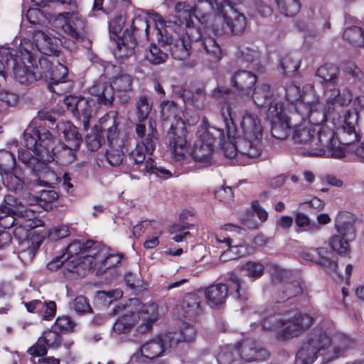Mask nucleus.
<instances>
[{
  "label": "nucleus",
  "mask_w": 364,
  "mask_h": 364,
  "mask_svg": "<svg viewBox=\"0 0 364 364\" xmlns=\"http://www.w3.org/2000/svg\"><path fill=\"white\" fill-rule=\"evenodd\" d=\"M278 9L286 16H294L300 11L298 0H276Z\"/></svg>",
  "instance_id": "nucleus-52"
},
{
  "label": "nucleus",
  "mask_w": 364,
  "mask_h": 364,
  "mask_svg": "<svg viewBox=\"0 0 364 364\" xmlns=\"http://www.w3.org/2000/svg\"><path fill=\"white\" fill-rule=\"evenodd\" d=\"M50 141L48 144L44 146L41 154L42 160L46 161V166L52 161H55L58 164L65 166L72 164L77 158V150L73 146L65 144L63 141L55 143V137L50 132Z\"/></svg>",
  "instance_id": "nucleus-12"
},
{
  "label": "nucleus",
  "mask_w": 364,
  "mask_h": 364,
  "mask_svg": "<svg viewBox=\"0 0 364 364\" xmlns=\"http://www.w3.org/2000/svg\"><path fill=\"white\" fill-rule=\"evenodd\" d=\"M122 255L118 253H105L103 251H99L95 249L93 252L92 259H90V263L98 271L105 272L107 269L116 267L121 262Z\"/></svg>",
  "instance_id": "nucleus-26"
},
{
  "label": "nucleus",
  "mask_w": 364,
  "mask_h": 364,
  "mask_svg": "<svg viewBox=\"0 0 364 364\" xmlns=\"http://www.w3.org/2000/svg\"><path fill=\"white\" fill-rule=\"evenodd\" d=\"M132 77L120 70L112 80V83L96 82L90 88L89 92L92 97H97L99 104L109 107L113 105L114 92H124L119 95L121 102L127 103L130 100V96L127 93L132 90Z\"/></svg>",
  "instance_id": "nucleus-6"
},
{
  "label": "nucleus",
  "mask_w": 364,
  "mask_h": 364,
  "mask_svg": "<svg viewBox=\"0 0 364 364\" xmlns=\"http://www.w3.org/2000/svg\"><path fill=\"white\" fill-rule=\"evenodd\" d=\"M161 115L164 120L175 117L178 111L177 104L173 100H164L161 102Z\"/></svg>",
  "instance_id": "nucleus-60"
},
{
  "label": "nucleus",
  "mask_w": 364,
  "mask_h": 364,
  "mask_svg": "<svg viewBox=\"0 0 364 364\" xmlns=\"http://www.w3.org/2000/svg\"><path fill=\"white\" fill-rule=\"evenodd\" d=\"M135 132L140 140L136 146L128 154V159L133 168L140 172H144L146 155H152L159 140V133L150 122L148 129L144 124L137 123L135 126Z\"/></svg>",
  "instance_id": "nucleus-8"
},
{
  "label": "nucleus",
  "mask_w": 364,
  "mask_h": 364,
  "mask_svg": "<svg viewBox=\"0 0 364 364\" xmlns=\"http://www.w3.org/2000/svg\"><path fill=\"white\" fill-rule=\"evenodd\" d=\"M252 159L259 158L261 161L267 159L262 155L263 127L257 118L252 117Z\"/></svg>",
  "instance_id": "nucleus-30"
},
{
  "label": "nucleus",
  "mask_w": 364,
  "mask_h": 364,
  "mask_svg": "<svg viewBox=\"0 0 364 364\" xmlns=\"http://www.w3.org/2000/svg\"><path fill=\"white\" fill-rule=\"evenodd\" d=\"M302 291L301 283L298 280H293L291 282H287L284 284L281 294H278L276 299L277 302H282V301L289 299L290 298L296 296Z\"/></svg>",
  "instance_id": "nucleus-45"
},
{
  "label": "nucleus",
  "mask_w": 364,
  "mask_h": 364,
  "mask_svg": "<svg viewBox=\"0 0 364 364\" xmlns=\"http://www.w3.org/2000/svg\"><path fill=\"white\" fill-rule=\"evenodd\" d=\"M357 119V115L351 117L350 114L345 117L344 124L338 133L339 144L350 145L359 140L360 136L355 127Z\"/></svg>",
  "instance_id": "nucleus-28"
},
{
  "label": "nucleus",
  "mask_w": 364,
  "mask_h": 364,
  "mask_svg": "<svg viewBox=\"0 0 364 364\" xmlns=\"http://www.w3.org/2000/svg\"><path fill=\"white\" fill-rule=\"evenodd\" d=\"M87 24L85 20L72 16L63 26L64 32L77 42H82L86 38Z\"/></svg>",
  "instance_id": "nucleus-27"
},
{
  "label": "nucleus",
  "mask_w": 364,
  "mask_h": 364,
  "mask_svg": "<svg viewBox=\"0 0 364 364\" xmlns=\"http://www.w3.org/2000/svg\"><path fill=\"white\" fill-rule=\"evenodd\" d=\"M158 305L151 303L144 305L139 314L131 311L119 316L114 322L112 330L117 334L128 333L141 318L145 323H141L139 327L142 331L146 332L151 329L153 323L158 319Z\"/></svg>",
  "instance_id": "nucleus-10"
},
{
  "label": "nucleus",
  "mask_w": 364,
  "mask_h": 364,
  "mask_svg": "<svg viewBox=\"0 0 364 364\" xmlns=\"http://www.w3.org/2000/svg\"><path fill=\"white\" fill-rule=\"evenodd\" d=\"M56 127L59 132H62L65 141L68 144L73 146L75 148H80L82 142V137L77 127L73 123L67 122L62 124L57 125Z\"/></svg>",
  "instance_id": "nucleus-35"
},
{
  "label": "nucleus",
  "mask_w": 364,
  "mask_h": 364,
  "mask_svg": "<svg viewBox=\"0 0 364 364\" xmlns=\"http://www.w3.org/2000/svg\"><path fill=\"white\" fill-rule=\"evenodd\" d=\"M95 245V242L90 240L85 242L75 240L67 246L63 254L67 255L68 259L72 258L82 259L88 257L92 259L93 252L95 251V248H93Z\"/></svg>",
  "instance_id": "nucleus-23"
},
{
  "label": "nucleus",
  "mask_w": 364,
  "mask_h": 364,
  "mask_svg": "<svg viewBox=\"0 0 364 364\" xmlns=\"http://www.w3.org/2000/svg\"><path fill=\"white\" fill-rule=\"evenodd\" d=\"M337 346L332 350L328 348L326 354L324 355V360L326 362L332 361L340 356H343L345 352L353 347L354 341L348 336L341 334L337 337Z\"/></svg>",
  "instance_id": "nucleus-34"
},
{
  "label": "nucleus",
  "mask_w": 364,
  "mask_h": 364,
  "mask_svg": "<svg viewBox=\"0 0 364 364\" xmlns=\"http://www.w3.org/2000/svg\"><path fill=\"white\" fill-rule=\"evenodd\" d=\"M250 118V114L247 112L243 116V120L240 123V127L242 131V136H240L235 144L232 145V151L228 154L225 153V156L228 158L237 157L239 159L240 156L245 158L246 162L248 163L250 160V138L249 133L245 127V119Z\"/></svg>",
  "instance_id": "nucleus-22"
},
{
  "label": "nucleus",
  "mask_w": 364,
  "mask_h": 364,
  "mask_svg": "<svg viewBox=\"0 0 364 364\" xmlns=\"http://www.w3.org/2000/svg\"><path fill=\"white\" fill-rule=\"evenodd\" d=\"M63 265V274L68 276V273L80 275V269L82 268V259L72 258L68 259V257L64 258Z\"/></svg>",
  "instance_id": "nucleus-61"
},
{
  "label": "nucleus",
  "mask_w": 364,
  "mask_h": 364,
  "mask_svg": "<svg viewBox=\"0 0 364 364\" xmlns=\"http://www.w3.org/2000/svg\"><path fill=\"white\" fill-rule=\"evenodd\" d=\"M317 141L323 146L327 147L332 142H335L337 139L335 137V133L333 130L327 127L321 128L319 131L317 132Z\"/></svg>",
  "instance_id": "nucleus-62"
},
{
  "label": "nucleus",
  "mask_w": 364,
  "mask_h": 364,
  "mask_svg": "<svg viewBox=\"0 0 364 364\" xmlns=\"http://www.w3.org/2000/svg\"><path fill=\"white\" fill-rule=\"evenodd\" d=\"M323 90V95L328 103L331 105H339L346 106L352 101V93L349 89L345 88L342 92L339 88V80L333 81L321 85Z\"/></svg>",
  "instance_id": "nucleus-21"
},
{
  "label": "nucleus",
  "mask_w": 364,
  "mask_h": 364,
  "mask_svg": "<svg viewBox=\"0 0 364 364\" xmlns=\"http://www.w3.org/2000/svg\"><path fill=\"white\" fill-rule=\"evenodd\" d=\"M196 336L195 326L185 323L179 330L160 334L156 338L146 342L139 350L145 353L147 358L154 360L162 356L168 348H176L181 343L193 342Z\"/></svg>",
  "instance_id": "nucleus-4"
},
{
  "label": "nucleus",
  "mask_w": 364,
  "mask_h": 364,
  "mask_svg": "<svg viewBox=\"0 0 364 364\" xmlns=\"http://www.w3.org/2000/svg\"><path fill=\"white\" fill-rule=\"evenodd\" d=\"M285 97L287 101L290 103H298L299 106H302L303 104L300 102L301 98V89L299 86L294 84H289L286 87Z\"/></svg>",
  "instance_id": "nucleus-64"
},
{
  "label": "nucleus",
  "mask_w": 364,
  "mask_h": 364,
  "mask_svg": "<svg viewBox=\"0 0 364 364\" xmlns=\"http://www.w3.org/2000/svg\"><path fill=\"white\" fill-rule=\"evenodd\" d=\"M343 38L355 46H364V31L358 26L346 28L343 34Z\"/></svg>",
  "instance_id": "nucleus-48"
},
{
  "label": "nucleus",
  "mask_w": 364,
  "mask_h": 364,
  "mask_svg": "<svg viewBox=\"0 0 364 364\" xmlns=\"http://www.w3.org/2000/svg\"><path fill=\"white\" fill-rule=\"evenodd\" d=\"M220 16L223 18L231 32L235 35L242 34L246 27V17L244 14L238 13L236 10L233 11V16L230 18L225 12H223Z\"/></svg>",
  "instance_id": "nucleus-39"
},
{
  "label": "nucleus",
  "mask_w": 364,
  "mask_h": 364,
  "mask_svg": "<svg viewBox=\"0 0 364 364\" xmlns=\"http://www.w3.org/2000/svg\"><path fill=\"white\" fill-rule=\"evenodd\" d=\"M75 323L69 316H58L53 326V328L60 333H68L74 331Z\"/></svg>",
  "instance_id": "nucleus-56"
},
{
  "label": "nucleus",
  "mask_w": 364,
  "mask_h": 364,
  "mask_svg": "<svg viewBox=\"0 0 364 364\" xmlns=\"http://www.w3.org/2000/svg\"><path fill=\"white\" fill-rule=\"evenodd\" d=\"M1 176L3 184L9 191L17 192L23 189L24 186V178L22 176V173H18L16 168L2 173Z\"/></svg>",
  "instance_id": "nucleus-38"
},
{
  "label": "nucleus",
  "mask_w": 364,
  "mask_h": 364,
  "mask_svg": "<svg viewBox=\"0 0 364 364\" xmlns=\"http://www.w3.org/2000/svg\"><path fill=\"white\" fill-rule=\"evenodd\" d=\"M208 304L214 308L223 304L228 295V288L224 283L208 287L205 291Z\"/></svg>",
  "instance_id": "nucleus-32"
},
{
  "label": "nucleus",
  "mask_w": 364,
  "mask_h": 364,
  "mask_svg": "<svg viewBox=\"0 0 364 364\" xmlns=\"http://www.w3.org/2000/svg\"><path fill=\"white\" fill-rule=\"evenodd\" d=\"M85 140L86 146L90 151H97L107 141L105 136L97 130V127H93L87 134Z\"/></svg>",
  "instance_id": "nucleus-46"
},
{
  "label": "nucleus",
  "mask_w": 364,
  "mask_h": 364,
  "mask_svg": "<svg viewBox=\"0 0 364 364\" xmlns=\"http://www.w3.org/2000/svg\"><path fill=\"white\" fill-rule=\"evenodd\" d=\"M156 45L152 43L149 46V48L146 50L145 58L146 59L153 65H160L166 62L168 58V54L166 52V49L163 47Z\"/></svg>",
  "instance_id": "nucleus-43"
},
{
  "label": "nucleus",
  "mask_w": 364,
  "mask_h": 364,
  "mask_svg": "<svg viewBox=\"0 0 364 364\" xmlns=\"http://www.w3.org/2000/svg\"><path fill=\"white\" fill-rule=\"evenodd\" d=\"M331 343V338L322 329L314 330L302 343L296 355V364H312L318 355L326 354ZM324 362H326L323 360Z\"/></svg>",
  "instance_id": "nucleus-11"
},
{
  "label": "nucleus",
  "mask_w": 364,
  "mask_h": 364,
  "mask_svg": "<svg viewBox=\"0 0 364 364\" xmlns=\"http://www.w3.org/2000/svg\"><path fill=\"white\" fill-rule=\"evenodd\" d=\"M149 28V21L146 18L141 16L133 18L129 27L124 29L121 37L113 39L116 47L112 53L116 60L122 63L132 56L137 45V39L141 36L147 38Z\"/></svg>",
  "instance_id": "nucleus-7"
},
{
  "label": "nucleus",
  "mask_w": 364,
  "mask_h": 364,
  "mask_svg": "<svg viewBox=\"0 0 364 364\" xmlns=\"http://www.w3.org/2000/svg\"><path fill=\"white\" fill-rule=\"evenodd\" d=\"M183 316L191 321H197L203 314V297L196 292L186 294L180 304Z\"/></svg>",
  "instance_id": "nucleus-20"
},
{
  "label": "nucleus",
  "mask_w": 364,
  "mask_h": 364,
  "mask_svg": "<svg viewBox=\"0 0 364 364\" xmlns=\"http://www.w3.org/2000/svg\"><path fill=\"white\" fill-rule=\"evenodd\" d=\"M225 287L228 288V294L233 295L240 301L247 299L245 291L242 287V280L235 272H229L227 274Z\"/></svg>",
  "instance_id": "nucleus-40"
},
{
  "label": "nucleus",
  "mask_w": 364,
  "mask_h": 364,
  "mask_svg": "<svg viewBox=\"0 0 364 364\" xmlns=\"http://www.w3.org/2000/svg\"><path fill=\"white\" fill-rule=\"evenodd\" d=\"M143 171L149 174H155L163 179H168L172 176V173L169 170L161 166H157L156 161L151 157L146 159Z\"/></svg>",
  "instance_id": "nucleus-50"
},
{
  "label": "nucleus",
  "mask_w": 364,
  "mask_h": 364,
  "mask_svg": "<svg viewBox=\"0 0 364 364\" xmlns=\"http://www.w3.org/2000/svg\"><path fill=\"white\" fill-rule=\"evenodd\" d=\"M35 43L38 51L50 59L51 56H58L60 50L55 39H53L44 32L38 31L35 35Z\"/></svg>",
  "instance_id": "nucleus-29"
},
{
  "label": "nucleus",
  "mask_w": 364,
  "mask_h": 364,
  "mask_svg": "<svg viewBox=\"0 0 364 364\" xmlns=\"http://www.w3.org/2000/svg\"><path fill=\"white\" fill-rule=\"evenodd\" d=\"M267 117L271 124L272 136L278 140L284 141L290 134V122L284 112L282 103L271 105L267 112Z\"/></svg>",
  "instance_id": "nucleus-15"
},
{
  "label": "nucleus",
  "mask_w": 364,
  "mask_h": 364,
  "mask_svg": "<svg viewBox=\"0 0 364 364\" xmlns=\"http://www.w3.org/2000/svg\"><path fill=\"white\" fill-rule=\"evenodd\" d=\"M43 241V237L40 234H33L30 240H26L20 245L18 257L24 264H28L33 262L38 249Z\"/></svg>",
  "instance_id": "nucleus-24"
},
{
  "label": "nucleus",
  "mask_w": 364,
  "mask_h": 364,
  "mask_svg": "<svg viewBox=\"0 0 364 364\" xmlns=\"http://www.w3.org/2000/svg\"><path fill=\"white\" fill-rule=\"evenodd\" d=\"M271 279L274 284L285 283L291 277V272L278 265L272 264L269 269Z\"/></svg>",
  "instance_id": "nucleus-58"
},
{
  "label": "nucleus",
  "mask_w": 364,
  "mask_h": 364,
  "mask_svg": "<svg viewBox=\"0 0 364 364\" xmlns=\"http://www.w3.org/2000/svg\"><path fill=\"white\" fill-rule=\"evenodd\" d=\"M279 65L284 74L290 75L298 70L299 61L294 60L290 55H287L281 60Z\"/></svg>",
  "instance_id": "nucleus-63"
},
{
  "label": "nucleus",
  "mask_w": 364,
  "mask_h": 364,
  "mask_svg": "<svg viewBox=\"0 0 364 364\" xmlns=\"http://www.w3.org/2000/svg\"><path fill=\"white\" fill-rule=\"evenodd\" d=\"M237 358L246 363L250 362V346L247 341H239L235 346L228 345L221 348L217 359L221 364H230Z\"/></svg>",
  "instance_id": "nucleus-18"
},
{
  "label": "nucleus",
  "mask_w": 364,
  "mask_h": 364,
  "mask_svg": "<svg viewBox=\"0 0 364 364\" xmlns=\"http://www.w3.org/2000/svg\"><path fill=\"white\" fill-rule=\"evenodd\" d=\"M336 228L338 235L329 240V246L341 256H348L350 252L349 242L355 238V230L353 223L337 221Z\"/></svg>",
  "instance_id": "nucleus-17"
},
{
  "label": "nucleus",
  "mask_w": 364,
  "mask_h": 364,
  "mask_svg": "<svg viewBox=\"0 0 364 364\" xmlns=\"http://www.w3.org/2000/svg\"><path fill=\"white\" fill-rule=\"evenodd\" d=\"M119 124L118 112L112 110L102 117L99 120V124L95 125L94 127H97V130L105 136L107 144H112L121 139Z\"/></svg>",
  "instance_id": "nucleus-19"
},
{
  "label": "nucleus",
  "mask_w": 364,
  "mask_h": 364,
  "mask_svg": "<svg viewBox=\"0 0 364 364\" xmlns=\"http://www.w3.org/2000/svg\"><path fill=\"white\" fill-rule=\"evenodd\" d=\"M291 311L276 313L264 318L262 326L266 331H276L279 341L296 338L304 333L314 323V318L309 314L299 313L291 316Z\"/></svg>",
  "instance_id": "nucleus-3"
},
{
  "label": "nucleus",
  "mask_w": 364,
  "mask_h": 364,
  "mask_svg": "<svg viewBox=\"0 0 364 364\" xmlns=\"http://www.w3.org/2000/svg\"><path fill=\"white\" fill-rule=\"evenodd\" d=\"M1 214H3L0 220V228L9 229L17 224V216L13 209L6 205L0 206Z\"/></svg>",
  "instance_id": "nucleus-51"
},
{
  "label": "nucleus",
  "mask_w": 364,
  "mask_h": 364,
  "mask_svg": "<svg viewBox=\"0 0 364 364\" xmlns=\"http://www.w3.org/2000/svg\"><path fill=\"white\" fill-rule=\"evenodd\" d=\"M40 64V78L48 83V87L58 95H62L61 89L57 90L56 86L67 82L68 69L67 66L60 63L53 66V63L47 57H41L38 59Z\"/></svg>",
  "instance_id": "nucleus-13"
},
{
  "label": "nucleus",
  "mask_w": 364,
  "mask_h": 364,
  "mask_svg": "<svg viewBox=\"0 0 364 364\" xmlns=\"http://www.w3.org/2000/svg\"><path fill=\"white\" fill-rule=\"evenodd\" d=\"M39 205L45 210L52 208V203L58 198V193L54 190H42L38 192Z\"/></svg>",
  "instance_id": "nucleus-55"
},
{
  "label": "nucleus",
  "mask_w": 364,
  "mask_h": 364,
  "mask_svg": "<svg viewBox=\"0 0 364 364\" xmlns=\"http://www.w3.org/2000/svg\"><path fill=\"white\" fill-rule=\"evenodd\" d=\"M136 116L139 123L144 124L143 122L148 118V116L152 108V102L149 101V97L146 95H141L138 98L136 103Z\"/></svg>",
  "instance_id": "nucleus-49"
},
{
  "label": "nucleus",
  "mask_w": 364,
  "mask_h": 364,
  "mask_svg": "<svg viewBox=\"0 0 364 364\" xmlns=\"http://www.w3.org/2000/svg\"><path fill=\"white\" fill-rule=\"evenodd\" d=\"M270 356L269 351L264 346L252 342V363L266 361Z\"/></svg>",
  "instance_id": "nucleus-59"
},
{
  "label": "nucleus",
  "mask_w": 364,
  "mask_h": 364,
  "mask_svg": "<svg viewBox=\"0 0 364 364\" xmlns=\"http://www.w3.org/2000/svg\"><path fill=\"white\" fill-rule=\"evenodd\" d=\"M17 216V221L26 224V228H36L43 224V221L38 218V213L30 208H22L15 213Z\"/></svg>",
  "instance_id": "nucleus-41"
},
{
  "label": "nucleus",
  "mask_w": 364,
  "mask_h": 364,
  "mask_svg": "<svg viewBox=\"0 0 364 364\" xmlns=\"http://www.w3.org/2000/svg\"><path fill=\"white\" fill-rule=\"evenodd\" d=\"M184 102L186 104L193 105L197 109H200L204 106L206 94L203 88H198L195 92H184L183 95Z\"/></svg>",
  "instance_id": "nucleus-47"
},
{
  "label": "nucleus",
  "mask_w": 364,
  "mask_h": 364,
  "mask_svg": "<svg viewBox=\"0 0 364 364\" xmlns=\"http://www.w3.org/2000/svg\"><path fill=\"white\" fill-rule=\"evenodd\" d=\"M50 141V131L43 126L33 127L30 124L23 132V146L26 149L18 151V159L38 176L46 168V161L42 160L44 146Z\"/></svg>",
  "instance_id": "nucleus-2"
},
{
  "label": "nucleus",
  "mask_w": 364,
  "mask_h": 364,
  "mask_svg": "<svg viewBox=\"0 0 364 364\" xmlns=\"http://www.w3.org/2000/svg\"><path fill=\"white\" fill-rule=\"evenodd\" d=\"M95 97V99L81 97V100H80V104L78 105L80 107L77 112V115L82 118V121L85 129L89 127L90 119L97 110V105H99L97 97ZM100 105H102L100 104Z\"/></svg>",
  "instance_id": "nucleus-33"
},
{
  "label": "nucleus",
  "mask_w": 364,
  "mask_h": 364,
  "mask_svg": "<svg viewBox=\"0 0 364 364\" xmlns=\"http://www.w3.org/2000/svg\"><path fill=\"white\" fill-rule=\"evenodd\" d=\"M186 133V123L181 118L176 119L168 132L169 148L176 161L183 159L188 151Z\"/></svg>",
  "instance_id": "nucleus-16"
},
{
  "label": "nucleus",
  "mask_w": 364,
  "mask_h": 364,
  "mask_svg": "<svg viewBox=\"0 0 364 364\" xmlns=\"http://www.w3.org/2000/svg\"><path fill=\"white\" fill-rule=\"evenodd\" d=\"M213 97L221 104L220 113L227 130V137L229 140L235 136L236 127L232 106L235 101V94L229 88L217 87L213 91Z\"/></svg>",
  "instance_id": "nucleus-14"
},
{
  "label": "nucleus",
  "mask_w": 364,
  "mask_h": 364,
  "mask_svg": "<svg viewBox=\"0 0 364 364\" xmlns=\"http://www.w3.org/2000/svg\"><path fill=\"white\" fill-rule=\"evenodd\" d=\"M319 257L316 264L323 267L326 271L331 274H337L339 277L341 275L338 272V264L336 261L326 257L328 250L326 247H318L314 250Z\"/></svg>",
  "instance_id": "nucleus-44"
},
{
  "label": "nucleus",
  "mask_w": 364,
  "mask_h": 364,
  "mask_svg": "<svg viewBox=\"0 0 364 364\" xmlns=\"http://www.w3.org/2000/svg\"><path fill=\"white\" fill-rule=\"evenodd\" d=\"M197 135L198 139L192 148L191 156L196 162L210 166L215 144L218 143L222 145L225 141L224 132L215 127L202 128L198 130Z\"/></svg>",
  "instance_id": "nucleus-9"
},
{
  "label": "nucleus",
  "mask_w": 364,
  "mask_h": 364,
  "mask_svg": "<svg viewBox=\"0 0 364 364\" xmlns=\"http://www.w3.org/2000/svg\"><path fill=\"white\" fill-rule=\"evenodd\" d=\"M3 56H10L8 71L12 70L14 78L21 85H28L40 80V64H36L34 55L28 50L20 48L19 51L4 48Z\"/></svg>",
  "instance_id": "nucleus-5"
},
{
  "label": "nucleus",
  "mask_w": 364,
  "mask_h": 364,
  "mask_svg": "<svg viewBox=\"0 0 364 364\" xmlns=\"http://www.w3.org/2000/svg\"><path fill=\"white\" fill-rule=\"evenodd\" d=\"M175 11L180 25L186 28V33L173 37L167 35L166 31L164 34L161 30L157 28L159 44L164 49L168 46L170 54L175 60H183L190 55L192 47H201L209 56L210 60L215 63L220 61L225 53L216 40L217 36L222 34L216 18H214L210 24L206 23L201 31L200 28L193 26V12L188 9V5L178 2L176 4Z\"/></svg>",
  "instance_id": "nucleus-1"
},
{
  "label": "nucleus",
  "mask_w": 364,
  "mask_h": 364,
  "mask_svg": "<svg viewBox=\"0 0 364 364\" xmlns=\"http://www.w3.org/2000/svg\"><path fill=\"white\" fill-rule=\"evenodd\" d=\"M315 133L312 125L304 122L294 127L291 139L294 144L298 146L297 148L302 149L303 146H311L316 141Z\"/></svg>",
  "instance_id": "nucleus-25"
},
{
  "label": "nucleus",
  "mask_w": 364,
  "mask_h": 364,
  "mask_svg": "<svg viewBox=\"0 0 364 364\" xmlns=\"http://www.w3.org/2000/svg\"><path fill=\"white\" fill-rule=\"evenodd\" d=\"M250 79V71L238 70L232 77L231 83L232 87L239 92L243 95L248 93L250 89L249 80Z\"/></svg>",
  "instance_id": "nucleus-42"
},
{
  "label": "nucleus",
  "mask_w": 364,
  "mask_h": 364,
  "mask_svg": "<svg viewBox=\"0 0 364 364\" xmlns=\"http://www.w3.org/2000/svg\"><path fill=\"white\" fill-rule=\"evenodd\" d=\"M340 69L333 64L326 63L319 67L316 73V80L321 85L325 83H333L339 80Z\"/></svg>",
  "instance_id": "nucleus-36"
},
{
  "label": "nucleus",
  "mask_w": 364,
  "mask_h": 364,
  "mask_svg": "<svg viewBox=\"0 0 364 364\" xmlns=\"http://www.w3.org/2000/svg\"><path fill=\"white\" fill-rule=\"evenodd\" d=\"M107 145L109 148L106 150L105 156L108 163L112 166H119L124 157L123 140L119 139L117 142L107 144Z\"/></svg>",
  "instance_id": "nucleus-37"
},
{
  "label": "nucleus",
  "mask_w": 364,
  "mask_h": 364,
  "mask_svg": "<svg viewBox=\"0 0 364 364\" xmlns=\"http://www.w3.org/2000/svg\"><path fill=\"white\" fill-rule=\"evenodd\" d=\"M126 17L122 15H116L109 22V31L111 39L121 37L120 33L124 28Z\"/></svg>",
  "instance_id": "nucleus-57"
},
{
  "label": "nucleus",
  "mask_w": 364,
  "mask_h": 364,
  "mask_svg": "<svg viewBox=\"0 0 364 364\" xmlns=\"http://www.w3.org/2000/svg\"><path fill=\"white\" fill-rule=\"evenodd\" d=\"M40 337L50 348L57 349L62 344L63 339L60 333L55 328L45 331Z\"/></svg>",
  "instance_id": "nucleus-53"
},
{
  "label": "nucleus",
  "mask_w": 364,
  "mask_h": 364,
  "mask_svg": "<svg viewBox=\"0 0 364 364\" xmlns=\"http://www.w3.org/2000/svg\"><path fill=\"white\" fill-rule=\"evenodd\" d=\"M16 158L13 153L6 150L0 151V173L16 169Z\"/></svg>",
  "instance_id": "nucleus-54"
},
{
  "label": "nucleus",
  "mask_w": 364,
  "mask_h": 364,
  "mask_svg": "<svg viewBox=\"0 0 364 364\" xmlns=\"http://www.w3.org/2000/svg\"><path fill=\"white\" fill-rule=\"evenodd\" d=\"M273 92L271 90L269 85L262 83L260 85H255L254 91L252 94V100H254L255 104L262 108H268L271 105H274L276 102L272 100ZM277 103H281L280 102Z\"/></svg>",
  "instance_id": "nucleus-31"
}]
</instances>
